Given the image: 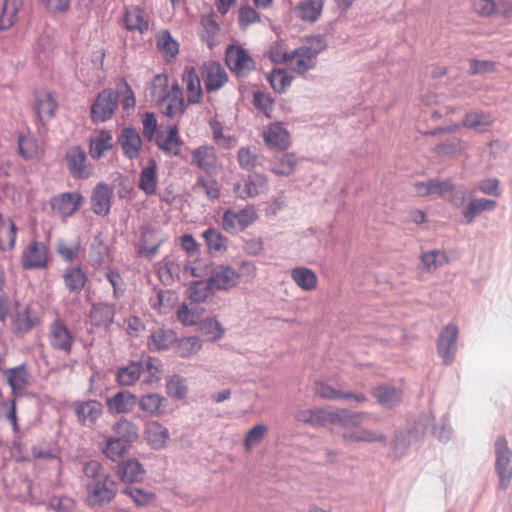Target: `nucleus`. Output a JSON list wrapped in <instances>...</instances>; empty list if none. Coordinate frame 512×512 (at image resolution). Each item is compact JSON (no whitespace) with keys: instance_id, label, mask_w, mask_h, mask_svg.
<instances>
[{"instance_id":"nucleus-9","label":"nucleus","mask_w":512,"mask_h":512,"mask_svg":"<svg viewBox=\"0 0 512 512\" xmlns=\"http://www.w3.org/2000/svg\"><path fill=\"white\" fill-rule=\"evenodd\" d=\"M241 274L230 265L211 267L209 285L215 290H229L238 284Z\"/></svg>"},{"instance_id":"nucleus-32","label":"nucleus","mask_w":512,"mask_h":512,"mask_svg":"<svg viewBox=\"0 0 512 512\" xmlns=\"http://www.w3.org/2000/svg\"><path fill=\"white\" fill-rule=\"evenodd\" d=\"M158 165L155 159L150 158L147 166L140 173L139 188L148 196L155 194L158 184Z\"/></svg>"},{"instance_id":"nucleus-26","label":"nucleus","mask_w":512,"mask_h":512,"mask_svg":"<svg viewBox=\"0 0 512 512\" xmlns=\"http://www.w3.org/2000/svg\"><path fill=\"white\" fill-rule=\"evenodd\" d=\"M56 108L57 103L50 92L40 91L36 94L33 109L42 123L49 121L54 116Z\"/></svg>"},{"instance_id":"nucleus-48","label":"nucleus","mask_w":512,"mask_h":512,"mask_svg":"<svg viewBox=\"0 0 512 512\" xmlns=\"http://www.w3.org/2000/svg\"><path fill=\"white\" fill-rule=\"evenodd\" d=\"M38 318L32 314L30 308L18 311L12 321V328L15 333L24 334L30 331L37 323Z\"/></svg>"},{"instance_id":"nucleus-27","label":"nucleus","mask_w":512,"mask_h":512,"mask_svg":"<svg viewBox=\"0 0 512 512\" xmlns=\"http://www.w3.org/2000/svg\"><path fill=\"white\" fill-rule=\"evenodd\" d=\"M177 341L175 332L171 329L158 328L151 332L147 347L152 352L165 351Z\"/></svg>"},{"instance_id":"nucleus-40","label":"nucleus","mask_w":512,"mask_h":512,"mask_svg":"<svg viewBox=\"0 0 512 512\" xmlns=\"http://www.w3.org/2000/svg\"><path fill=\"white\" fill-rule=\"evenodd\" d=\"M297 165V158L294 153H285L270 160V170L278 176L291 175Z\"/></svg>"},{"instance_id":"nucleus-50","label":"nucleus","mask_w":512,"mask_h":512,"mask_svg":"<svg viewBox=\"0 0 512 512\" xmlns=\"http://www.w3.org/2000/svg\"><path fill=\"white\" fill-rule=\"evenodd\" d=\"M122 493L130 497L138 507L148 506L156 499V495L152 491L141 489L136 486H127L122 490Z\"/></svg>"},{"instance_id":"nucleus-28","label":"nucleus","mask_w":512,"mask_h":512,"mask_svg":"<svg viewBox=\"0 0 512 512\" xmlns=\"http://www.w3.org/2000/svg\"><path fill=\"white\" fill-rule=\"evenodd\" d=\"M183 82L186 84L188 104L200 103L203 91L201 88V79L194 67H186L183 76Z\"/></svg>"},{"instance_id":"nucleus-23","label":"nucleus","mask_w":512,"mask_h":512,"mask_svg":"<svg viewBox=\"0 0 512 512\" xmlns=\"http://www.w3.org/2000/svg\"><path fill=\"white\" fill-rule=\"evenodd\" d=\"M417 433L411 428H399L396 430L392 441L388 442L395 458L403 457L412 443L416 440Z\"/></svg>"},{"instance_id":"nucleus-43","label":"nucleus","mask_w":512,"mask_h":512,"mask_svg":"<svg viewBox=\"0 0 512 512\" xmlns=\"http://www.w3.org/2000/svg\"><path fill=\"white\" fill-rule=\"evenodd\" d=\"M165 402V397L158 393H148L137 399L139 408L151 416L161 415Z\"/></svg>"},{"instance_id":"nucleus-51","label":"nucleus","mask_w":512,"mask_h":512,"mask_svg":"<svg viewBox=\"0 0 512 512\" xmlns=\"http://www.w3.org/2000/svg\"><path fill=\"white\" fill-rule=\"evenodd\" d=\"M237 160L243 170L250 172L259 162L257 148L253 146L239 148L237 151Z\"/></svg>"},{"instance_id":"nucleus-37","label":"nucleus","mask_w":512,"mask_h":512,"mask_svg":"<svg viewBox=\"0 0 512 512\" xmlns=\"http://www.w3.org/2000/svg\"><path fill=\"white\" fill-rule=\"evenodd\" d=\"M496 207V201L486 198L472 199L462 211L465 224H471L474 219L483 211L493 210Z\"/></svg>"},{"instance_id":"nucleus-57","label":"nucleus","mask_w":512,"mask_h":512,"mask_svg":"<svg viewBox=\"0 0 512 512\" xmlns=\"http://www.w3.org/2000/svg\"><path fill=\"white\" fill-rule=\"evenodd\" d=\"M198 327L199 331L203 335L207 336V338L211 341L219 340L224 334V329L221 324L212 317L201 319Z\"/></svg>"},{"instance_id":"nucleus-8","label":"nucleus","mask_w":512,"mask_h":512,"mask_svg":"<svg viewBox=\"0 0 512 512\" xmlns=\"http://www.w3.org/2000/svg\"><path fill=\"white\" fill-rule=\"evenodd\" d=\"M149 21L150 17L145 8L130 5L124 9L121 24L127 31L143 35L149 30Z\"/></svg>"},{"instance_id":"nucleus-3","label":"nucleus","mask_w":512,"mask_h":512,"mask_svg":"<svg viewBox=\"0 0 512 512\" xmlns=\"http://www.w3.org/2000/svg\"><path fill=\"white\" fill-rule=\"evenodd\" d=\"M495 470L499 478V488L505 490L512 479V451L504 436H498L494 443Z\"/></svg>"},{"instance_id":"nucleus-11","label":"nucleus","mask_w":512,"mask_h":512,"mask_svg":"<svg viewBox=\"0 0 512 512\" xmlns=\"http://www.w3.org/2000/svg\"><path fill=\"white\" fill-rule=\"evenodd\" d=\"M155 144L165 155L170 157L179 156L183 140L179 135L178 126L176 124L170 125L166 134L161 131L157 132Z\"/></svg>"},{"instance_id":"nucleus-21","label":"nucleus","mask_w":512,"mask_h":512,"mask_svg":"<svg viewBox=\"0 0 512 512\" xmlns=\"http://www.w3.org/2000/svg\"><path fill=\"white\" fill-rule=\"evenodd\" d=\"M115 474L124 483L141 482L145 476V469L136 459H128L119 462L115 466Z\"/></svg>"},{"instance_id":"nucleus-55","label":"nucleus","mask_w":512,"mask_h":512,"mask_svg":"<svg viewBox=\"0 0 512 512\" xmlns=\"http://www.w3.org/2000/svg\"><path fill=\"white\" fill-rule=\"evenodd\" d=\"M201 26V39L212 49L217 44L216 36L220 29L219 24L211 17H205L201 20Z\"/></svg>"},{"instance_id":"nucleus-7","label":"nucleus","mask_w":512,"mask_h":512,"mask_svg":"<svg viewBox=\"0 0 512 512\" xmlns=\"http://www.w3.org/2000/svg\"><path fill=\"white\" fill-rule=\"evenodd\" d=\"M65 161L69 174L74 179H88L92 175V168L87 162L85 150L78 146H71L66 150Z\"/></svg>"},{"instance_id":"nucleus-1","label":"nucleus","mask_w":512,"mask_h":512,"mask_svg":"<svg viewBox=\"0 0 512 512\" xmlns=\"http://www.w3.org/2000/svg\"><path fill=\"white\" fill-rule=\"evenodd\" d=\"M258 219L253 205H247L240 210L226 209L222 216V228L229 234H237L246 230Z\"/></svg>"},{"instance_id":"nucleus-56","label":"nucleus","mask_w":512,"mask_h":512,"mask_svg":"<svg viewBox=\"0 0 512 512\" xmlns=\"http://www.w3.org/2000/svg\"><path fill=\"white\" fill-rule=\"evenodd\" d=\"M175 351L176 354L181 358H187L191 355L196 354L201 349L200 340L195 337H184L177 339Z\"/></svg>"},{"instance_id":"nucleus-22","label":"nucleus","mask_w":512,"mask_h":512,"mask_svg":"<svg viewBox=\"0 0 512 512\" xmlns=\"http://www.w3.org/2000/svg\"><path fill=\"white\" fill-rule=\"evenodd\" d=\"M137 405V397L127 390H121L107 398L106 406L112 414H126Z\"/></svg>"},{"instance_id":"nucleus-47","label":"nucleus","mask_w":512,"mask_h":512,"mask_svg":"<svg viewBox=\"0 0 512 512\" xmlns=\"http://www.w3.org/2000/svg\"><path fill=\"white\" fill-rule=\"evenodd\" d=\"M4 375L14 393L16 391H21L28 384L29 373L27 372L24 364L4 371Z\"/></svg>"},{"instance_id":"nucleus-36","label":"nucleus","mask_w":512,"mask_h":512,"mask_svg":"<svg viewBox=\"0 0 512 512\" xmlns=\"http://www.w3.org/2000/svg\"><path fill=\"white\" fill-rule=\"evenodd\" d=\"M17 227L10 217L0 213V249L12 250L15 246Z\"/></svg>"},{"instance_id":"nucleus-13","label":"nucleus","mask_w":512,"mask_h":512,"mask_svg":"<svg viewBox=\"0 0 512 512\" xmlns=\"http://www.w3.org/2000/svg\"><path fill=\"white\" fill-rule=\"evenodd\" d=\"M74 412L80 424L92 427L96 424L103 413V405L97 400H86L74 402Z\"/></svg>"},{"instance_id":"nucleus-53","label":"nucleus","mask_w":512,"mask_h":512,"mask_svg":"<svg viewBox=\"0 0 512 512\" xmlns=\"http://www.w3.org/2000/svg\"><path fill=\"white\" fill-rule=\"evenodd\" d=\"M267 80L275 92L283 93L291 85L293 77L283 69H273Z\"/></svg>"},{"instance_id":"nucleus-52","label":"nucleus","mask_w":512,"mask_h":512,"mask_svg":"<svg viewBox=\"0 0 512 512\" xmlns=\"http://www.w3.org/2000/svg\"><path fill=\"white\" fill-rule=\"evenodd\" d=\"M157 48L169 61L176 57L179 52V45L167 30L163 31L157 41Z\"/></svg>"},{"instance_id":"nucleus-19","label":"nucleus","mask_w":512,"mask_h":512,"mask_svg":"<svg viewBox=\"0 0 512 512\" xmlns=\"http://www.w3.org/2000/svg\"><path fill=\"white\" fill-rule=\"evenodd\" d=\"M118 143L123 154L129 160L137 159L142 149V139L137 130L133 127H125L118 136Z\"/></svg>"},{"instance_id":"nucleus-33","label":"nucleus","mask_w":512,"mask_h":512,"mask_svg":"<svg viewBox=\"0 0 512 512\" xmlns=\"http://www.w3.org/2000/svg\"><path fill=\"white\" fill-rule=\"evenodd\" d=\"M372 394L379 404L389 409L399 405L402 399V391L390 385L377 386L373 389Z\"/></svg>"},{"instance_id":"nucleus-17","label":"nucleus","mask_w":512,"mask_h":512,"mask_svg":"<svg viewBox=\"0 0 512 512\" xmlns=\"http://www.w3.org/2000/svg\"><path fill=\"white\" fill-rule=\"evenodd\" d=\"M267 184L268 179L264 174L252 173L242 184H235L234 192L241 199L253 198L266 189Z\"/></svg>"},{"instance_id":"nucleus-25","label":"nucleus","mask_w":512,"mask_h":512,"mask_svg":"<svg viewBox=\"0 0 512 512\" xmlns=\"http://www.w3.org/2000/svg\"><path fill=\"white\" fill-rule=\"evenodd\" d=\"M287 64L293 72L303 75L315 68L317 60L300 46L290 52Z\"/></svg>"},{"instance_id":"nucleus-29","label":"nucleus","mask_w":512,"mask_h":512,"mask_svg":"<svg viewBox=\"0 0 512 512\" xmlns=\"http://www.w3.org/2000/svg\"><path fill=\"white\" fill-rule=\"evenodd\" d=\"M115 314L114 304L97 303L92 306L89 317L92 325L108 328L114 322Z\"/></svg>"},{"instance_id":"nucleus-41","label":"nucleus","mask_w":512,"mask_h":512,"mask_svg":"<svg viewBox=\"0 0 512 512\" xmlns=\"http://www.w3.org/2000/svg\"><path fill=\"white\" fill-rule=\"evenodd\" d=\"M291 278L304 291L316 288L318 279L315 272L309 268L298 266L291 270Z\"/></svg>"},{"instance_id":"nucleus-12","label":"nucleus","mask_w":512,"mask_h":512,"mask_svg":"<svg viewBox=\"0 0 512 512\" xmlns=\"http://www.w3.org/2000/svg\"><path fill=\"white\" fill-rule=\"evenodd\" d=\"M113 188L105 183L99 182L91 193V209L98 216H107L110 212L113 198Z\"/></svg>"},{"instance_id":"nucleus-58","label":"nucleus","mask_w":512,"mask_h":512,"mask_svg":"<svg viewBox=\"0 0 512 512\" xmlns=\"http://www.w3.org/2000/svg\"><path fill=\"white\" fill-rule=\"evenodd\" d=\"M421 262L427 271H431L448 263V257L444 251L434 249L422 253Z\"/></svg>"},{"instance_id":"nucleus-18","label":"nucleus","mask_w":512,"mask_h":512,"mask_svg":"<svg viewBox=\"0 0 512 512\" xmlns=\"http://www.w3.org/2000/svg\"><path fill=\"white\" fill-rule=\"evenodd\" d=\"M165 102L166 106L163 114L168 118H176L184 115L188 106L191 105L188 104V100H185L183 90L177 81L171 85L169 96Z\"/></svg>"},{"instance_id":"nucleus-64","label":"nucleus","mask_w":512,"mask_h":512,"mask_svg":"<svg viewBox=\"0 0 512 512\" xmlns=\"http://www.w3.org/2000/svg\"><path fill=\"white\" fill-rule=\"evenodd\" d=\"M83 474L87 478V482H96L102 478L110 476L107 474L101 463L96 460H90L83 464Z\"/></svg>"},{"instance_id":"nucleus-54","label":"nucleus","mask_w":512,"mask_h":512,"mask_svg":"<svg viewBox=\"0 0 512 512\" xmlns=\"http://www.w3.org/2000/svg\"><path fill=\"white\" fill-rule=\"evenodd\" d=\"M210 252H222L227 249V238L214 228H208L202 233Z\"/></svg>"},{"instance_id":"nucleus-59","label":"nucleus","mask_w":512,"mask_h":512,"mask_svg":"<svg viewBox=\"0 0 512 512\" xmlns=\"http://www.w3.org/2000/svg\"><path fill=\"white\" fill-rule=\"evenodd\" d=\"M167 394L174 399H184L188 393L186 379L180 375L171 376L166 383Z\"/></svg>"},{"instance_id":"nucleus-2","label":"nucleus","mask_w":512,"mask_h":512,"mask_svg":"<svg viewBox=\"0 0 512 512\" xmlns=\"http://www.w3.org/2000/svg\"><path fill=\"white\" fill-rule=\"evenodd\" d=\"M86 500L91 507H102L110 503L116 496L117 483L110 476L96 482H86Z\"/></svg>"},{"instance_id":"nucleus-6","label":"nucleus","mask_w":512,"mask_h":512,"mask_svg":"<svg viewBox=\"0 0 512 512\" xmlns=\"http://www.w3.org/2000/svg\"><path fill=\"white\" fill-rule=\"evenodd\" d=\"M458 336L459 329L453 323L447 324L439 334L436 348L444 365H450L455 360Z\"/></svg>"},{"instance_id":"nucleus-38","label":"nucleus","mask_w":512,"mask_h":512,"mask_svg":"<svg viewBox=\"0 0 512 512\" xmlns=\"http://www.w3.org/2000/svg\"><path fill=\"white\" fill-rule=\"evenodd\" d=\"M493 123L490 113L482 111L467 112L462 120V126L478 132H484Z\"/></svg>"},{"instance_id":"nucleus-31","label":"nucleus","mask_w":512,"mask_h":512,"mask_svg":"<svg viewBox=\"0 0 512 512\" xmlns=\"http://www.w3.org/2000/svg\"><path fill=\"white\" fill-rule=\"evenodd\" d=\"M366 413L352 412L347 409H339L331 411V424H337L348 430L350 428H358L362 425Z\"/></svg>"},{"instance_id":"nucleus-4","label":"nucleus","mask_w":512,"mask_h":512,"mask_svg":"<svg viewBox=\"0 0 512 512\" xmlns=\"http://www.w3.org/2000/svg\"><path fill=\"white\" fill-rule=\"evenodd\" d=\"M118 101V93L111 88L99 92L90 109L92 122L103 123L110 120L118 107Z\"/></svg>"},{"instance_id":"nucleus-60","label":"nucleus","mask_w":512,"mask_h":512,"mask_svg":"<svg viewBox=\"0 0 512 512\" xmlns=\"http://www.w3.org/2000/svg\"><path fill=\"white\" fill-rule=\"evenodd\" d=\"M18 148L20 155L27 160L35 158L39 153L38 142L32 135H20Z\"/></svg>"},{"instance_id":"nucleus-16","label":"nucleus","mask_w":512,"mask_h":512,"mask_svg":"<svg viewBox=\"0 0 512 512\" xmlns=\"http://www.w3.org/2000/svg\"><path fill=\"white\" fill-rule=\"evenodd\" d=\"M83 202L84 197L81 193L64 192L52 198L51 207L62 216L68 217L77 212Z\"/></svg>"},{"instance_id":"nucleus-20","label":"nucleus","mask_w":512,"mask_h":512,"mask_svg":"<svg viewBox=\"0 0 512 512\" xmlns=\"http://www.w3.org/2000/svg\"><path fill=\"white\" fill-rule=\"evenodd\" d=\"M49 340L54 349L70 353L74 337L67 326L57 319L50 326Z\"/></svg>"},{"instance_id":"nucleus-46","label":"nucleus","mask_w":512,"mask_h":512,"mask_svg":"<svg viewBox=\"0 0 512 512\" xmlns=\"http://www.w3.org/2000/svg\"><path fill=\"white\" fill-rule=\"evenodd\" d=\"M141 374V363L131 361L128 365L117 369L116 381L121 386H131L139 380Z\"/></svg>"},{"instance_id":"nucleus-61","label":"nucleus","mask_w":512,"mask_h":512,"mask_svg":"<svg viewBox=\"0 0 512 512\" xmlns=\"http://www.w3.org/2000/svg\"><path fill=\"white\" fill-rule=\"evenodd\" d=\"M128 446L123 441L116 437H109L106 441V445L103 448V453L111 460H119L128 450Z\"/></svg>"},{"instance_id":"nucleus-39","label":"nucleus","mask_w":512,"mask_h":512,"mask_svg":"<svg viewBox=\"0 0 512 512\" xmlns=\"http://www.w3.org/2000/svg\"><path fill=\"white\" fill-rule=\"evenodd\" d=\"M215 150L211 146H199L192 151L191 164L206 172L215 166Z\"/></svg>"},{"instance_id":"nucleus-24","label":"nucleus","mask_w":512,"mask_h":512,"mask_svg":"<svg viewBox=\"0 0 512 512\" xmlns=\"http://www.w3.org/2000/svg\"><path fill=\"white\" fill-rule=\"evenodd\" d=\"M145 436L148 445L154 450L163 449L170 439L169 430L154 420L147 422Z\"/></svg>"},{"instance_id":"nucleus-44","label":"nucleus","mask_w":512,"mask_h":512,"mask_svg":"<svg viewBox=\"0 0 512 512\" xmlns=\"http://www.w3.org/2000/svg\"><path fill=\"white\" fill-rule=\"evenodd\" d=\"M63 278L66 288L75 294H79L87 282V275L80 267L66 269Z\"/></svg>"},{"instance_id":"nucleus-30","label":"nucleus","mask_w":512,"mask_h":512,"mask_svg":"<svg viewBox=\"0 0 512 512\" xmlns=\"http://www.w3.org/2000/svg\"><path fill=\"white\" fill-rule=\"evenodd\" d=\"M325 0H301L294 8L295 15L302 21L314 23L322 13Z\"/></svg>"},{"instance_id":"nucleus-49","label":"nucleus","mask_w":512,"mask_h":512,"mask_svg":"<svg viewBox=\"0 0 512 512\" xmlns=\"http://www.w3.org/2000/svg\"><path fill=\"white\" fill-rule=\"evenodd\" d=\"M169 78L166 74H157L153 77L150 87V94L154 101L159 104L165 103L169 96Z\"/></svg>"},{"instance_id":"nucleus-10","label":"nucleus","mask_w":512,"mask_h":512,"mask_svg":"<svg viewBox=\"0 0 512 512\" xmlns=\"http://www.w3.org/2000/svg\"><path fill=\"white\" fill-rule=\"evenodd\" d=\"M47 262L48 252L42 242L33 240L22 252L21 263L26 270L45 268Z\"/></svg>"},{"instance_id":"nucleus-63","label":"nucleus","mask_w":512,"mask_h":512,"mask_svg":"<svg viewBox=\"0 0 512 512\" xmlns=\"http://www.w3.org/2000/svg\"><path fill=\"white\" fill-rule=\"evenodd\" d=\"M212 285H209V280L195 281L190 285V299L193 302H204L212 294Z\"/></svg>"},{"instance_id":"nucleus-62","label":"nucleus","mask_w":512,"mask_h":512,"mask_svg":"<svg viewBox=\"0 0 512 512\" xmlns=\"http://www.w3.org/2000/svg\"><path fill=\"white\" fill-rule=\"evenodd\" d=\"M274 99L269 95L265 94L261 91H256L253 93V105L257 110L262 112L267 118L272 117V113L274 110Z\"/></svg>"},{"instance_id":"nucleus-14","label":"nucleus","mask_w":512,"mask_h":512,"mask_svg":"<svg viewBox=\"0 0 512 512\" xmlns=\"http://www.w3.org/2000/svg\"><path fill=\"white\" fill-rule=\"evenodd\" d=\"M202 79L208 93L219 90L227 81L225 69L215 61L205 62L202 66Z\"/></svg>"},{"instance_id":"nucleus-45","label":"nucleus","mask_w":512,"mask_h":512,"mask_svg":"<svg viewBox=\"0 0 512 512\" xmlns=\"http://www.w3.org/2000/svg\"><path fill=\"white\" fill-rule=\"evenodd\" d=\"M112 135L109 131L102 130L96 137L89 141V153L93 159H100L103 154L112 149Z\"/></svg>"},{"instance_id":"nucleus-35","label":"nucleus","mask_w":512,"mask_h":512,"mask_svg":"<svg viewBox=\"0 0 512 512\" xmlns=\"http://www.w3.org/2000/svg\"><path fill=\"white\" fill-rule=\"evenodd\" d=\"M112 431L116 434V438L130 446L139 438L138 426L125 418H121L112 426Z\"/></svg>"},{"instance_id":"nucleus-15","label":"nucleus","mask_w":512,"mask_h":512,"mask_svg":"<svg viewBox=\"0 0 512 512\" xmlns=\"http://www.w3.org/2000/svg\"><path fill=\"white\" fill-rule=\"evenodd\" d=\"M263 140L271 149L287 150L291 145L290 133L282 123H270L263 131Z\"/></svg>"},{"instance_id":"nucleus-42","label":"nucleus","mask_w":512,"mask_h":512,"mask_svg":"<svg viewBox=\"0 0 512 512\" xmlns=\"http://www.w3.org/2000/svg\"><path fill=\"white\" fill-rule=\"evenodd\" d=\"M23 5V0H4L0 15V29L11 28L18 19V12Z\"/></svg>"},{"instance_id":"nucleus-5","label":"nucleus","mask_w":512,"mask_h":512,"mask_svg":"<svg viewBox=\"0 0 512 512\" xmlns=\"http://www.w3.org/2000/svg\"><path fill=\"white\" fill-rule=\"evenodd\" d=\"M225 62L237 77H247L256 69V63L248 51L242 46L231 44L225 52Z\"/></svg>"},{"instance_id":"nucleus-34","label":"nucleus","mask_w":512,"mask_h":512,"mask_svg":"<svg viewBox=\"0 0 512 512\" xmlns=\"http://www.w3.org/2000/svg\"><path fill=\"white\" fill-rule=\"evenodd\" d=\"M296 419L313 427H325L331 424V411L322 408L301 410L296 414Z\"/></svg>"}]
</instances>
